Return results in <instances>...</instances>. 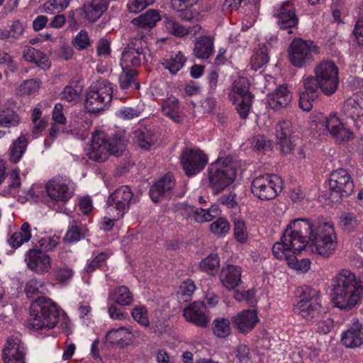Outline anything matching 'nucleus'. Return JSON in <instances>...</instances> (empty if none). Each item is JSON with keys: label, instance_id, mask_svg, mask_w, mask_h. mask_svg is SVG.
Here are the masks:
<instances>
[{"label": "nucleus", "instance_id": "nucleus-58", "mask_svg": "<svg viewBox=\"0 0 363 363\" xmlns=\"http://www.w3.org/2000/svg\"><path fill=\"white\" fill-rule=\"evenodd\" d=\"M108 257V255L106 252H101L92 260L89 262L84 267V271L87 273L94 272L96 269L100 267Z\"/></svg>", "mask_w": 363, "mask_h": 363}, {"label": "nucleus", "instance_id": "nucleus-51", "mask_svg": "<svg viewBox=\"0 0 363 363\" xmlns=\"http://www.w3.org/2000/svg\"><path fill=\"white\" fill-rule=\"evenodd\" d=\"M40 83L35 79L24 81L17 89V94L21 96L30 95L38 91Z\"/></svg>", "mask_w": 363, "mask_h": 363}, {"label": "nucleus", "instance_id": "nucleus-48", "mask_svg": "<svg viewBox=\"0 0 363 363\" xmlns=\"http://www.w3.org/2000/svg\"><path fill=\"white\" fill-rule=\"evenodd\" d=\"M133 318L143 326L150 325L148 311L145 306L139 305L135 306L131 311Z\"/></svg>", "mask_w": 363, "mask_h": 363}, {"label": "nucleus", "instance_id": "nucleus-46", "mask_svg": "<svg viewBox=\"0 0 363 363\" xmlns=\"http://www.w3.org/2000/svg\"><path fill=\"white\" fill-rule=\"evenodd\" d=\"M220 266V258L216 254H211L203 258L199 263L200 269L210 274Z\"/></svg>", "mask_w": 363, "mask_h": 363}, {"label": "nucleus", "instance_id": "nucleus-25", "mask_svg": "<svg viewBox=\"0 0 363 363\" xmlns=\"http://www.w3.org/2000/svg\"><path fill=\"white\" fill-rule=\"evenodd\" d=\"M108 6L106 0H92L85 4L81 10L87 21L94 22L107 10Z\"/></svg>", "mask_w": 363, "mask_h": 363}, {"label": "nucleus", "instance_id": "nucleus-42", "mask_svg": "<svg viewBox=\"0 0 363 363\" xmlns=\"http://www.w3.org/2000/svg\"><path fill=\"white\" fill-rule=\"evenodd\" d=\"M20 117L11 109L3 110L0 112V126L5 128L15 127L19 124Z\"/></svg>", "mask_w": 363, "mask_h": 363}, {"label": "nucleus", "instance_id": "nucleus-30", "mask_svg": "<svg viewBox=\"0 0 363 363\" xmlns=\"http://www.w3.org/2000/svg\"><path fill=\"white\" fill-rule=\"evenodd\" d=\"M131 337V333L124 327L113 329L108 331L106 335L107 342L116 345L120 348H123L128 345L130 342Z\"/></svg>", "mask_w": 363, "mask_h": 363}, {"label": "nucleus", "instance_id": "nucleus-38", "mask_svg": "<svg viewBox=\"0 0 363 363\" xmlns=\"http://www.w3.org/2000/svg\"><path fill=\"white\" fill-rule=\"evenodd\" d=\"M249 89L250 84L247 79L240 77L238 80L235 81L230 96L231 99H236L238 101H239L240 99L246 98L247 96L252 97V95L249 91Z\"/></svg>", "mask_w": 363, "mask_h": 363}, {"label": "nucleus", "instance_id": "nucleus-18", "mask_svg": "<svg viewBox=\"0 0 363 363\" xmlns=\"http://www.w3.org/2000/svg\"><path fill=\"white\" fill-rule=\"evenodd\" d=\"M26 348L18 337L7 340L2 351L4 363H25Z\"/></svg>", "mask_w": 363, "mask_h": 363}, {"label": "nucleus", "instance_id": "nucleus-1", "mask_svg": "<svg viewBox=\"0 0 363 363\" xmlns=\"http://www.w3.org/2000/svg\"><path fill=\"white\" fill-rule=\"evenodd\" d=\"M311 242L313 253L328 258L337 247V238L333 225L329 222L316 223L308 218H296L287 225L281 239L272 247L279 259L288 258L302 250Z\"/></svg>", "mask_w": 363, "mask_h": 363}, {"label": "nucleus", "instance_id": "nucleus-33", "mask_svg": "<svg viewBox=\"0 0 363 363\" xmlns=\"http://www.w3.org/2000/svg\"><path fill=\"white\" fill-rule=\"evenodd\" d=\"M160 20L161 17L159 11L150 9L138 17L133 18L131 23L138 28L150 30L154 28Z\"/></svg>", "mask_w": 363, "mask_h": 363}, {"label": "nucleus", "instance_id": "nucleus-16", "mask_svg": "<svg viewBox=\"0 0 363 363\" xmlns=\"http://www.w3.org/2000/svg\"><path fill=\"white\" fill-rule=\"evenodd\" d=\"M180 161L186 174L193 176L203 169L208 158L199 149H186L180 156Z\"/></svg>", "mask_w": 363, "mask_h": 363}, {"label": "nucleus", "instance_id": "nucleus-8", "mask_svg": "<svg viewBox=\"0 0 363 363\" xmlns=\"http://www.w3.org/2000/svg\"><path fill=\"white\" fill-rule=\"evenodd\" d=\"M319 52V48L313 41L296 38L289 47V60L294 66L301 68L310 65Z\"/></svg>", "mask_w": 363, "mask_h": 363}, {"label": "nucleus", "instance_id": "nucleus-49", "mask_svg": "<svg viewBox=\"0 0 363 363\" xmlns=\"http://www.w3.org/2000/svg\"><path fill=\"white\" fill-rule=\"evenodd\" d=\"M340 225L343 230L351 232L358 225V221L354 213H343L340 217Z\"/></svg>", "mask_w": 363, "mask_h": 363}, {"label": "nucleus", "instance_id": "nucleus-5", "mask_svg": "<svg viewBox=\"0 0 363 363\" xmlns=\"http://www.w3.org/2000/svg\"><path fill=\"white\" fill-rule=\"evenodd\" d=\"M113 92L111 82L106 79L96 81L86 92L85 108L93 113L106 110L111 101Z\"/></svg>", "mask_w": 363, "mask_h": 363}, {"label": "nucleus", "instance_id": "nucleus-10", "mask_svg": "<svg viewBox=\"0 0 363 363\" xmlns=\"http://www.w3.org/2000/svg\"><path fill=\"white\" fill-rule=\"evenodd\" d=\"M145 35L138 33L122 53L120 65L122 70H133L145 60Z\"/></svg>", "mask_w": 363, "mask_h": 363}, {"label": "nucleus", "instance_id": "nucleus-3", "mask_svg": "<svg viewBox=\"0 0 363 363\" xmlns=\"http://www.w3.org/2000/svg\"><path fill=\"white\" fill-rule=\"evenodd\" d=\"M332 301L340 309L351 310L363 298V282L350 270L342 269L331 279Z\"/></svg>", "mask_w": 363, "mask_h": 363}, {"label": "nucleus", "instance_id": "nucleus-24", "mask_svg": "<svg viewBox=\"0 0 363 363\" xmlns=\"http://www.w3.org/2000/svg\"><path fill=\"white\" fill-rule=\"evenodd\" d=\"M291 99L292 95L285 85L277 87L273 91L269 93L267 97L269 106L277 111L286 107Z\"/></svg>", "mask_w": 363, "mask_h": 363}, {"label": "nucleus", "instance_id": "nucleus-4", "mask_svg": "<svg viewBox=\"0 0 363 363\" xmlns=\"http://www.w3.org/2000/svg\"><path fill=\"white\" fill-rule=\"evenodd\" d=\"M125 150V143L121 135L112 138L102 131L93 134L89 147L86 150L89 158L94 162L105 161L108 155L119 157Z\"/></svg>", "mask_w": 363, "mask_h": 363}, {"label": "nucleus", "instance_id": "nucleus-17", "mask_svg": "<svg viewBox=\"0 0 363 363\" xmlns=\"http://www.w3.org/2000/svg\"><path fill=\"white\" fill-rule=\"evenodd\" d=\"M294 6L291 1H286L276 8L274 16L277 18V24L281 29H289L288 33L291 34V29L296 27L298 19L295 14Z\"/></svg>", "mask_w": 363, "mask_h": 363}, {"label": "nucleus", "instance_id": "nucleus-35", "mask_svg": "<svg viewBox=\"0 0 363 363\" xmlns=\"http://www.w3.org/2000/svg\"><path fill=\"white\" fill-rule=\"evenodd\" d=\"M341 113L346 118L354 121L355 118L363 116V111L355 94L344 101Z\"/></svg>", "mask_w": 363, "mask_h": 363}, {"label": "nucleus", "instance_id": "nucleus-64", "mask_svg": "<svg viewBox=\"0 0 363 363\" xmlns=\"http://www.w3.org/2000/svg\"><path fill=\"white\" fill-rule=\"evenodd\" d=\"M25 30L24 25L20 21H15L12 23L9 30L11 41H14L20 38L23 34Z\"/></svg>", "mask_w": 363, "mask_h": 363}, {"label": "nucleus", "instance_id": "nucleus-44", "mask_svg": "<svg viewBox=\"0 0 363 363\" xmlns=\"http://www.w3.org/2000/svg\"><path fill=\"white\" fill-rule=\"evenodd\" d=\"M195 290L196 285L194 281L188 279L184 281L179 286L177 292L178 298L184 302H187L191 300Z\"/></svg>", "mask_w": 363, "mask_h": 363}, {"label": "nucleus", "instance_id": "nucleus-59", "mask_svg": "<svg viewBox=\"0 0 363 363\" xmlns=\"http://www.w3.org/2000/svg\"><path fill=\"white\" fill-rule=\"evenodd\" d=\"M323 126H325L327 130L330 132V133L332 135L335 131L337 130V129L342 125V123L340 122L339 118L336 116L335 113H331L328 118H327L325 120H324L322 123Z\"/></svg>", "mask_w": 363, "mask_h": 363}, {"label": "nucleus", "instance_id": "nucleus-36", "mask_svg": "<svg viewBox=\"0 0 363 363\" xmlns=\"http://www.w3.org/2000/svg\"><path fill=\"white\" fill-rule=\"evenodd\" d=\"M213 51V41L212 38L203 36L196 40L194 45L195 55L199 58L208 59Z\"/></svg>", "mask_w": 363, "mask_h": 363}, {"label": "nucleus", "instance_id": "nucleus-2", "mask_svg": "<svg viewBox=\"0 0 363 363\" xmlns=\"http://www.w3.org/2000/svg\"><path fill=\"white\" fill-rule=\"evenodd\" d=\"M24 291L27 297L33 300L28 320V328L50 330L57 325L61 315L65 316L64 311L45 296L48 289L42 279L31 278L27 281Z\"/></svg>", "mask_w": 363, "mask_h": 363}, {"label": "nucleus", "instance_id": "nucleus-60", "mask_svg": "<svg viewBox=\"0 0 363 363\" xmlns=\"http://www.w3.org/2000/svg\"><path fill=\"white\" fill-rule=\"evenodd\" d=\"M74 274V272L71 267L65 266L56 270L55 277L59 282L67 283L72 279Z\"/></svg>", "mask_w": 363, "mask_h": 363}, {"label": "nucleus", "instance_id": "nucleus-43", "mask_svg": "<svg viewBox=\"0 0 363 363\" xmlns=\"http://www.w3.org/2000/svg\"><path fill=\"white\" fill-rule=\"evenodd\" d=\"M267 49L265 45H262L255 52L251 57V66L253 69L257 70L269 61Z\"/></svg>", "mask_w": 363, "mask_h": 363}, {"label": "nucleus", "instance_id": "nucleus-47", "mask_svg": "<svg viewBox=\"0 0 363 363\" xmlns=\"http://www.w3.org/2000/svg\"><path fill=\"white\" fill-rule=\"evenodd\" d=\"M134 70L123 71L119 77L120 87L123 90L128 89L132 85L138 89L140 85L135 82Z\"/></svg>", "mask_w": 363, "mask_h": 363}, {"label": "nucleus", "instance_id": "nucleus-29", "mask_svg": "<svg viewBox=\"0 0 363 363\" xmlns=\"http://www.w3.org/2000/svg\"><path fill=\"white\" fill-rule=\"evenodd\" d=\"M161 110L164 116L175 123H181L184 119L179 101L174 96H170L162 102Z\"/></svg>", "mask_w": 363, "mask_h": 363}, {"label": "nucleus", "instance_id": "nucleus-21", "mask_svg": "<svg viewBox=\"0 0 363 363\" xmlns=\"http://www.w3.org/2000/svg\"><path fill=\"white\" fill-rule=\"evenodd\" d=\"M242 269L240 267L227 264L221 268L219 279L221 285L231 291L242 284Z\"/></svg>", "mask_w": 363, "mask_h": 363}, {"label": "nucleus", "instance_id": "nucleus-31", "mask_svg": "<svg viewBox=\"0 0 363 363\" xmlns=\"http://www.w3.org/2000/svg\"><path fill=\"white\" fill-rule=\"evenodd\" d=\"M31 238V226L28 222H24L19 230L14 232L8 238L7 242L11 247L17 249L29 242Z\"/></svg>", "mask_w": 363, "mask_h": 363}, {"label": "nucleus", "instance_id": "nucleus-54", "mask_svg": "<svg viewBox=\"0 0 363 363\" xmlns=\"http://www.w3.org/2000/svg\"><path fill=\"white\" fill-rule=\"evenodd\" d=\"M252 97L247 96L246 98L240 99L239 101L236 99H232L234 104H237L236 109L242 119H245L251 108V102Z\"/></svg>", "mask_w": 363, "mask_h": 363}, {"label": "nucleus", "instance_id": "nucleus-45", "mask_svg": "<svg viewBox=\"0 0 363 363\" xmlns=\"http://www.w3.org/2000/svg\"><path fill=\"white\" fill-rule=\"evenodd\" d=\"M82 88L79 85L66 86L61 92V99L67 102L77 103L80 97Z\"/></svg>", "mask_w": 363, "mask_h": 363}, {"label": "nucleus", "instance_id": "nucleus-12", "mask_svg": "<svg viewBox=\"0 0 363 363\" xmlns=\"http://www.w3.org/2000/svg\"><path fill=\"white\" fill-rule=\"evenodd\" d=\"M320 90L325 95L335 93L339 84L338 69L333 61H322L314 68Z\"/></svg>", "mask_w": 363, "mask_h": 363}, {"label": "nucleus", "instance_id": "nucleus-55", "mask_svg": "<svg viewBox=\"0 0 363 363\" xmlns=\"http://www.w3.org/2000/svg\"><path fill=\"white\" fill-rule=\"evenodd\" d=\"M303 85L304 89L301 92H306L308 94L316 96V93L320 89V84L315 77L308 76L303 78Z\"/></svg>", "mask_w": 363, "mask_h": 363}, {"label": "nucleus", "instance_id": "nucleus-7", "mask_svg": "<svg viewBox=\"0 0 363 363\" xmlns=\"http://www.w3.org/2000/svg\"><path fill=\"white\" fill-rule=\"evenodd\" d=\"M208 181L213 194H218L230 186L235 179V168L218 160L208 167Z\"/></svg>", "mask_w": 363, "mask_h": 363}, {"label": "nucleus", "instance_id": "nucleus-39", "mask_svg": "<svg viewBox=\"0 0 363 363\" xmlns=\"http://www.w3.org/2000/svg\"><path fill=\"white\" fill-rule=\"evenodd\" d=\"M112 297L114 302L120 306H130L133 301V296L125 286L117 287L113 291Z\"/></svg>", "mask_w": 363, "mask_h": 363}, {"label": "nucleus", "instance_id": "nucleus-57", "mask_svg": "<svg viewBox=\"0 0 363 363\" xmlns=\"http://www.w3.org/2000/svg\"><path fill=\"white\" fill-rule=\"evenodd\" d=\"M73 45L79 50H83L90 45V40L88 34L84 30H81L75 36Z\"/></svg>", "mask_w": 363, "mask_h": 363}, {"label": "nucleus", "instance_id": "nucleus-62", "mask_svg": "<svg viewBox=\"0 0 363 363\" xmlns=\"http://www.w3.org/2000/svg\"><path fill=\"white\" fill-rule=\"evenodd\" d=\"M60 237L57 235L46 236L41 238L38 243L40 247L47 251L52 250L60 242Z\"/></svg>", "mask_w": 363, "mask_h": 363}, {"label": "nucleus", "instance_id": "nucleus-34", "mask_svg": "<svg viewBox=\"0 0 363 363\" xmlns=\"http://www.w3.org/2000/svg\"><path fill=\"white\" fill-rule=\"evenodd\" d=\"M189 211L191 213L194 220L199 223L211 221L219 216L220 213V210L217 205H211L208 209L189 207Z\"/></svg>", "mask_w": 363, "mask_h": 363}, {"label": "nucleus", "instance_id": "nucleus-53", "mask_svg": "<svg viewBox=\"0 0 363 363\" xmlns=\"http://www.w3.org/2000/svg\"><path fill=\"white\" fill-rule=\"evenodd\" d=\"M286 263L291 268L303 273L308 272L311 267V261L308 259H298L296 255L288 258Z\"/></svg>", "mask_w": 363, "mask_h": 363}, {"label": "nucleus", "instance_id": "nucleus-32", "mask_svg": "<svg viewBox=\"0 0 363 363\" xmlns=\"http://www.w3.org/2000/svg\"><path fill=\"white\" fill-rule=\"evenodd\" d=\"M23 57L26 61L34 63L43 69H47L50 67V61L45 54L33 47H25Z\"/></svg>", "mask_w": 363, "mask_h": 363}, {"label": "nucleus", "instance_id": "nucleus-19", "mask_svg": "<svg viewBox=\"0 0 363 363\" xmlns=\"http://www.w3.org/2000/svg\"><path fill=\"white\" fill-rule=\"evenodd\" d=\"M206 311V306L203 302L194 301L184 309L183 315L187 322L206 328L209 323Z\"/></svg>", "mask_w": 363, "mask_h": 363}, {"label": "nucleus", "instance_id": "nucleus-37", "mask_svg": "<svg viewBox=\"0 0 363 363\" xmlns=\"http://www.w3.org/2000/svg\"><path fill=\"white\" fill-rule=\"evenodd\" d=\"M28 145L25 135H21L9 147V160L12 163H18L24 154Z\"/></svg>", "mask_w": 363, "mask_h": 363}, {"label": "nucleus", "instance_id": "nucleus-11", "mask_svg": "<svg viewBox=\"0 0 363 363\" xmlns=\"http://www.w3.org/2000/svg\"><path fill=\"white\" fill-rule=\"evenodd\" d=\"M133 193L128 186L116 189L108 198L106 212L113 219H121L128 212L133 201Z\"/></svg>", "mask_w": 363, "mask_h": 363}, {"label": "nucleus", "instance_id": "nucleus-15", "mask_svg": "<svg viewBox=\"0 0 363 363\" xmlns=\"http://www.w3.org/2000/svg\"><path fill=\"white\" fill-rule=\"evenodd\" d=\"M331 195L339 198L347 197L352 194L354 184L347 170L339 169L333 171L328 180Z\"/></svg>", "mask_w": 363, "mask_h": 363}, {"label": "nucleus", "instance_id": "nucleus-22", "mask_svg": "<svg viewBox=\"0 0 363 363\" xmlns=\"http://www.w3.org/2000/svg\"><path fill=\"white\" fill-rule=\"evenodd\" d=\"M175 183L172 175L166 174L156 182L150 189V196L154 202L160 201L162 198L171 196Z\"/></svg>", "mask_w": 363, "mask_h": 363}, {"label": "nucleus", "instance_id": "nucleus-13", "mask_svg": "<svg viewBox=\"0 0 363 363\" xmlns=\"http://www.w3.org/2000/svg\"><path fill=\"white\" fill-rule=\"evenodd\" d=\"M45 190L52 201L65 203L73 196L75 185L67 177H55L46 183Z\"/></svg>", "mask_w": 363, "mask_h": 363}, {"label": "nucleus", "instance_id": "nucleus-6", "mask_svg": "<svg viewBox=\"0 0 363 363\" xmlns=\"http://www.w3.org/2000/svg\"><path fill=\"white\" fill-rule=\"evenodd\" d=\"M297 298L294 304V311L306 320L316 318L321 312L319 291L308 286L298 290Z\"/></svg>", "mask_w": 363, "mask_h": 363}, {"label": "nucleus", "instance_id": "nucleus-61", "mask_svg": "<svg viewBox=\"0 0 363 363\" xmlns=\"http://www.w3.org/2000/svg\"><path fill=\"white\" fill-rule=\"evenodd\" d=\"M291 132V122L283 121L276 127V135L277 140L289 138Z\"/></svg>", "mask_w": 363, "mask_h": 363}, {"label": "nucleus", "instance_id": "nucleus-50", "mask_svg": "<svg viewBox=\"0 0 363 363\" xmlns=\"http://www.w3.org/2000/svg\"><path fill=\"white\" fill-rule=\"evenodd\" d=\"M230 229V223L223 218H219L213 221L210 225V230L212 233L218 236H223Z\"/></svg>", "mask_w": 363, "mask_h": 363}, {"label": "nucleus", "instance_id": "nucleus-56", "mask_svg": "<svg viewBox=\"0 0 363 363\" xmlns=\"http://www.w3.org/2000/svg\"><path fill=\"white\" fill-rule=\"evenodd\" d=\"M191 5H188L186 7L182 6L181 10H177L179 12V17L186 21H199L201 18V16L198 11L194 9L189 8Z\"/></svg>", "mask_w": 363, "mask_h": 363}, {"label": "nucleus", "instance_id": "nucleus-20", "mask_svg": "<svg viewBox=\"0 0 363 363\" xmlns=\"http://www.w3.org/2000/svg\"><path fill=\"white\" fill-rule=\"evenodd\" d=\"M341 342L349 348H354L363 344V326L357 319H353L347 329L342 333Z\"/></svg>", "mask_w": 363, "mask_h": 363}, {"label": "nucleus", "instance_id": "nucleus-9", "mask_svg": "<svg viewBox=\"0 0 363 363\" xmlns=\"http://www.w3.org/2000/svg\"><path fill=\"white\" fill-rule=\"evenodd\" d=\"M281 179L274 174H262L253 179L251 191L262 201L274 199L281 191Z\"/></svg>", "mask_w": 363, "mask_h": 363}, {"label": "nucleus", "instance_id": "nucleus-23", "mask_svg": "<svg viewBox=\"0 0 363 363\" xmlns=\"http://www.w3.org/2000/svg\"><path fill=\"white\" fill-rule=\"evenodd\" d=\"M232 321L240 333L246 334L255 328L259 318L255 310L246 309L234 315Z\"/></svg>", "mask_w": 363, "mask_h": 363}, {"label": "nucleus", "instance_id": "nucleus-28", "mask_svg": "<svg viewBox=\"0 0 363 363\" xmlns=\"http://www.w3.org/2000/svg\"><path fill=\"white\" fill-rule=\"evenodd\" d=\"M186 58L182 52H172L160 60L162 67L171 74L175 75L184 66Z\"/></svg>", "mask_w": 363, "mask_h": 363}, {"label": "nucleus", "instance_id": "nucleus-40", "mask_svg": "<svg viewBox=\"0 0 363 363\" xmlns=\"http://www.w3.org/2000/svg\"><path fill=\"white\" fill-rule=\"evenodd\" d=\"M212 330L213 334L220 338L228 337L231 333V325L229 319L218 318L213 321Z\"/></svg>", "mask_w": 363, "mask_h": 363}, {"label": "nucleus", "instance_id": "nucleus-52", "mask_svg": "<svg viewBox=\"0 0 363 363\" xmlns=\"http://www.w3.org/2000/svg\"><path fill=\"white\" fill-rule=\"evenodd\" d=\"M234 235L240 242H245L248 238V232L243 220L235 219L234 220Z\"/></svg>", "mask_w": 363, "mask_h": 363}, {"label": "nucleus", "instance_id": "nucleus-41", "mask_svg": "<svg viewBox=\"0 0 363 363\" xmlns=\"http://www.w3.org/2000/svg\"><path fill=\"white\" fill-rule=\"evenodd\" d=\"M138 145L145 150L150 147L156 142V137L148 130H138L135 132Z\"/></svg>", "mask_w": 363, "mask_h": 363}, {"label": "nucleus", "instance_id": "nucleus-26", "mask_svg": "<svg viewBox=\"0 0 363 363\" xmlns=\"http://www.w3.org/2000/svg\"><path fill=\"white\" fill-rule=\"evenodd\" d=\"M164 26L169 33L179 38L184 37L189 33L196 35L201 29V27L199 24L194 25L192 27L186 28L181 25L172 17L165 18Z\"/></svg>", "mask_w": 363, "mask_h": 363}, {"label": "nucleus", "instance_id": "nucleus-63", "mask_svg": "<svg viewBox=\"0 0 363 363\" xmlns=\"http://www.w3.org/2000/svg\"><path fill=\"white\" fill-rule=\"evenodd\" d=\"M316 96L306 92H300L299 107L304 111H310L313 107V102Z\"/></svg>", "mask_w": 363, "mask_h": 363}, {"label": "nucleus", "instance_id": "nucleus-14", "mask_svg": "<svg viewBox=\"0 0 363 363\" xmlns=\"http://www.w3.org/2000/svg\"><path fill=\"white\" fill-rule=\"evenodd\" d=\"M24 261L30 270L40 275L49 273L52 266L50 256L38 246L26 251Z\"/></svg>", "mask_w": 363, "mask_h": 363}, {"label": "nucleus", "instance_id": "nucleus-27", "mask_svg": "<svg viewBox=\"0 0 363 363\" xmlns=\"http://www.w3.org/2000/svg\"><path fill=\"white\" fill-rule=\"evenodd\" d=\"M89 235V229L85 224L80 221L69 222L64 240L68 243H75L84 239Z\"/></svg>", "mask_w": 363, "mask_h": 363}]
</instances>
